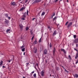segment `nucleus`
Segmentation results:
<instances>
[{
  "label": "nucleus",
  "instance_id": "nucleus-1",
  "mask_svg": "<svg viewBox=\"0 0 78 78\" xmlns=\"http://www.w3.org/2000/svg\"><path fill=\"white\" fill-rule=\"evenodd\" d=\"M26 16H27V15H26V12L23 13V16L21 17V19L23 20H25V19L26 17Z\"/></svg>",
  "mask_w": 78,
  "mask_h": 78
},
{
  "label": "nucleus",
  "instance_id": "nucleus-2",
  "mask_svg": "<svg viewBox=\"0 0 78 78\" xmlns=\"http://www.w3.org/2000/svg\"><path fill=\"white\" fill-rule=\"evenodd\" d=\"M55 51H56V49H55V48H54L53 49V56H55Z\"/></svg>",
  "mask_w": 78,
  "mask_h": 78
},
{
  "label": "nucleus",
  "instance_id": "nucleus-3",
  "mask_svg": "<svg viewBox=\"0 0 78 78\" xmlns=\"http://www.w3.org/2000/svg\"><path fill=\"white\" fill-rule=\"evenodd\" d=\"M25 9V7H23L20 9L19 11H23V10Z\"/></svg>",
  "mask_w": 78,
  "mask_h": 78
},
{
  "label": "nucleus",
  "instance_id": "nucleus-4",
  "mask_svg": "<svg viewBox=\"0 0 78 78\" xmlns=\"http://www.w3.org/2000/svg\"><path fill=\"white\" fill-rule=\"evenodd\" d=\"M72 22H71L69 23L67 26L68 28H69V27H70V26L72 25Z\"/></svg>",
  "mask_w": 78,
  "mask_h": 78
},
{
  "label": "nucleus",
  "instance_id": "nucleus-5",
  "mask_svg": "<svg viewBox=\"0 0 78 78\" xmlns=\"http://www.w3.org/2000/svg\"><path fill=\"white\" fill-rule=\"evenodd\" d=\"M41 75L42 76H44V71L42 70L41 73Z\"/></svg>",
  "mask_w": 78,
  "mask_h": 78
},
{
  "label": "nucleus",
  "instance_id": "nucleus-6",
  "mask_svg": "<svg viewBox=\"0 0 78 78\" xmlns=\"http://www.w3.org/2000/svg\"><path fill=\"white\" fill-rule=\"evenodd\" d=\"M41 2V0H35L34 2V3H39Z\"/></svg>",
  "mask_w": 78,
  "mask_h": 78
},
{
  "label": "nucleus",
  "instance_id": "nucleus-7",
  "mask_svg": "<svg viewBox=\"0 0 78 78\" xmlns=\"http://www.w3.org/2000/svg\"><path fill=\"white\" fill-rule=\"evenodd\" d=\"M75 43H78V38L75 39L74 40Z\"/></svg>",
  "mask_w": 78,
  "mask_h": 78
},
{
  "label": "nucleus",
  "instance_id": "nucleus-8",
  "mask_svg": "<svg viewBox=\"0 0 78 78\" xmlns=\"http://www.w3.org/2000/svg\"><path fill=\"white\" fill-rule=\"evenodd\" d=\"M57 32H56V30H55L54 32H53V35H52V36H55V35H56V34H57Z\"/></svg>",
  "mask_w": 78,
  "mask_h": 78
},
{
  "label": "nucleus",
  "instance_id": "nucleus-9",
  "mask_svg": "<svg viewBox=\"0 0 78 78\" xmlns=\"http://www.w3.org/2000/svg\"><path fill=\"white\" fill-rule=\"evenodd\" d=\"M61 51H63L64 53H66V51H65V50H64V49L61 48Z\"/></svg>",
  "mask_w": 78,
  "mask_h": 78
},
{
  "label": "nucleus",
  "instance_id": "nucleus-10",
  "mask_svg": "<svg viewBox=\"0 0 78 78\" xmlns=\"http://www.w3.org/2000/svg\"><path fill=\"white\" fill-rule=\"evenodd\" d=\"M5 20H6L5 21V24L8 25V23H9V21L8 20H6V19H5Z\"/></svg>",
  "mask_w": 78,
  "mask_h": 78
},
{
  "label": "nucleus",
  "instance_id": "nucleus-11",
  "mask_svg": "<svg viewBox=\"0 0 78 78\" xmlns=\"http://www.w3.org/2000/svg\"><path fill=\"white\" fill-rule=\"evenodd\" d=\"M44 55H47V49H45L44 52Z\"/></svg>",
  "mask_w": 78,
  "mask_h": 78
},
{
  "label": "nucleus",
  "instance_id": "nucleus-12",
  "mask_svg": "<svg viewBox=\"0 0 78 78\" xmlns=\"http://www.w3.org/2000/svg\"><path fill=\"white\" fill-rule=\"evenodd\" d=\"M33 44L35 45V44H37V41L36 40V39L35 40V41H34V42L33 43Z\"/></svg>",
  "mask_w": 78,
  "mask_h": 78
},
{
  "label": "nucleus",
  "instance_id": "nucleus-13",
  "mask_svg": "<svg viewBox=\"0 0 78 78\" xmlns=\"http://www.w3.org/2000/svg\"><path fill=\"white\" fill-rule=\"evenodd\" d=\"M19 27L21 30H22V28H23V26L22 24L19 25Z\"/></svg>",
  "mask_w": 78,
  "mask_h": 78
},
{
  "label": "nucleus",
  "instance_id": "nucleus-14",
  "mask_svg": "<svg viewBox=\"0 0 78 78\" xmlns=\"http://www.w3.org/2000/svg\"><path fill=\"white\" fill-rule=\"evenodd\" d=\"M15 2H12V3L11 5L13 6H14V5H15Z\"/></svg>",
  "mask_w": 78,
  "mask_h": 78
},
{
  "label": "nucleus",
  "instance_id": "nucleus-15",
  "mask_svg": "<svg viewBox=\"0 0 78 78\" xmlns=\"http://www.w3.org/2000/svg\"><path fill=\"white\" fill-rule=\"evenodd\" d=\"M74 77L75 76V77H76V78H78V74H74Z\"/></svg>",
  "mask_w": 78,
  "mask_h": 78
},
{
  "label": "nucleus",
  "instance_id": "nucleus-16",
  "mask_svg": "<svg viewBox=\"0 0 78 78\" xmlns=\"http://www.w3.org/2000/svg\"><path fill=\"white\" fill-rule=\"evenodd\" d=\"M5 17H8V14L7 13L5 14Z\"/></svg>",
  "mask_w": 78,
  "mask_h": 78
},
{
  "label": "nucleus",
  "instance_id": "nucleus-17",
  "mask_svg": "<svg viewBox=\"0 0 78 78\" xmlns=\"http://www.w3.org/2000/svg\"><path fill=\"white\" fill-rule=\"evenodd\" d=\"M78 54H76L75 57V59H77V58H78Z\"/></svg>",
  "mask_w": 78,
  "mask_h": 78
},
{
  "label": "nucleus",
  "instance_id": "nucleus-18",
  "mask_svg": "<svg viewBox=\"0 0 78 78\" xmlns=\"http://www.w3.org/2000/svg\"><path fill=\"white\" fill-rule=\"evenodd\" d=\"M11 31L10 29H7L6 30V32H7V33H8L9 31Z\"/></svg>",
  "mask_w": 78,
  "mask_h": 78
},
{
  "label": "nucleus",
  "instance_id": "nucleus-19",
  "mask_svg": "<svg viewBox=\"0 0 78 78\" xmlns=\"http://www.w3.org/2000/svg\"><path fill=\"white\" fill-rule=\"evenodd\" d=\"M34 77V78H36V73H35L34 75H33Z\"/></svg>",
  "mask_w": 78,
  "mask_h": 78
},
{
  "label": "nucleus",
  "instance_id": "nucleus-20",
  "mask_svg": "<svg viewBox=\"0 0 78 78\" xmlns=\"http://www.w3.org/2000/svg\"><path fill=\"white\" fill-rule=\"evenodd\" d=\"M25 48H22V51H25Z\"/></svg>",
  "mask_w": 78,
  "mask_h": 78
},
{
  "label": "nucleus",
  "instance_id": "nucleus-21",
  "mask_svg": "<svg viewBox=\"0 0 78 78\" xmlns=\"http://www.w3.org/2000/svg\"><path fill=\"white\" fill-rule=\"evenodd\" d=\"M55 69L56 70H59V68L58 67H56Z\"/></svg>",
  "mask_w": 78,
  "mask_h": 78
},
{
  "label": "nucleus",
  "instance_id": "nucleus-22",
  "mask_svg": "<svg viewBox=\"0 0 78 78\" xmlns=\"http://www.w3.org/2000/svg\"><path fill=\"white\" fill-rule=\"evenodd\" d=\"M44 14H45V12H43L42 13L41 16H44Z\"/></svg>",
  "mask_w": 78,
  "mask_h": 78
},
{
  "label": "nucleus",
  "instance_id": "nucleus-23",
  "mask_svg": "<svg viewBox=\"0 0 78 78\" xmlns=\"http://www.w3.org/2000/svg\"><path fill=\"white\" fill-rule=\"evenodd\" d=\"M64 70L65 72H66L67 73H69V71L67 70L66 69H65Z\"/></svg>",
  "mask_w": 78,
  "mask_h": 78
},
{
  "label": "nucleus",
  "instance_id": "nucleus-24",
  "mask_svg": "<svg viewBox=\"0 0 78 78\" xmlns=\"http://www.w3.org/2000/svg\"><path fill=\"white\" fill-rule=\"evenodd\" d=\"M56 19V17H55L53 19V20H55Z\"/></svg>",
  "mask_w": 78,
  "mask_h": 78
},
{
  "label": "nucleus",
  "instance_id": "nucleus-25",
  "mask_svg": "<svg viewBox=\"0 0 78 78\" xmlns=\"http://www.w3.org/2000/svg\"><path fill=\"white\" fill-rule=\"evenodd\" d=\"M68 56L69 59H71V57L70 55H69Z\"/></svg>",
  "mask_w": 78,
  "mask_h": 78
},
{
  "label": "nucleus",
  "instance_id": "nucleus-26",
  "mask_svg": "<svg viewBox=\"0 0 78 78\" xmlns=\"http://www.w3.org/2000/svg\"><path fill=\"white\" fill-rule=\"evenodd\" d=\"M50 47L51 48L52 47V45H51V43H50L49 44Z\"/></svg>",
  "mask_w": 78,
  "mask_h": 78
},
{
  "label": "nucleus",
  "instance_id": "nucleus-27",
  "mask_svg": "<svg viewBox=\"0 0 78 78\" xmlns=\"http://www.w3.org/2000/svg\"><path fill=\"white\" fill-rule=\"evenodd\" d=\"M74 38V39H75L76 37V35H73Z\"/></svg>",
  "mask_w": 78,
  "mask_h": 78
},
{
  "label": "nucleus",
  "instance_id": "nucleus-28",
  "mask_svg": "<svg viewBox=\"0 0 78 78\" xmlns=\"http://www.w3.org/2000/svg\"><path fill=\"white\" fill-rule=\"evenodd\" d=\"M55 13H53V15H52V18H53V16H55Z\"/></svg>",
  "mask_w": 78,
  "mask_h": 78
},
{
  "label": "nucleus",
  "instance_id": "nucleus-29",
  "mask_svg": "<svg viewBox=\"0 0 78 78\" xmlns=\"http://www.w3.org/2000/svg\"><path fill=\"white\" fill-rule=\"evenodd\" d=\"M28 29H29V27H27L26 28V30L27 31V30H28Z\"/></svg>",
  "mask_w": 78,
  "mask_h": 78
},
{
  "label": "nucleus",
  "instance_id": "nucleus-30",
  "mask_svg": "<svg viewBox=\"0 0 78 78\" xmlns=\"http://www.w3.org/2000/svg\"><path fill=\"white\" fill-rule=\"evenodd\" d=\"M29 12L28 11V10H27V16H28V12Z\"/></svg>",
  "mask_w": 78,
  "mask_h": 78
},
{
  "label": "nucleus",
  "instance_id": "nucleus-31",
  "mask_svg": "<svg viewBox=\"0 0 78 78\" xmlns=\"http://www.w3.org/2000/svg\"><path fill=\"white\" fill-rule=\"evenodd\" d=\"M41 41H42V39H41V38H40V39L39 41V42H41Z\"/></svg>",
  "mask_w": 78,
  "mask_h": 78
},
{
  "label": "nucleus",
  "instance_id": "nucleus-32",
  "mask_svg": "<svg viewBox=\"0 0 78 78\" xmlns=\"http://www.w3.org/2000/svg\"><path fill=\"white\" fill-rule=\"evenodd\" d=\"M69 21L66 22V23L65 24V25H67V24H68V23H69Z\"/></svg>",
  "mask_w": 78,
  "mask_h": 78
},
{
  "label": "nucleus",
  "instance_id": "nucleus-33",
  "mask_svg": "<svg viewBox=\"0 0 78 78\" xmlns=\"http://www.w3.org/2000/svg\"><path fill=\"white\" fill-rule=\"evenodd\" d=\"M34 35L33 36L32 38V40H33V39H34Z\"/></svg>",
  "mask_w": 78,
  "mask_h": 78
},
{
  "label": "nucleus",
  "instance_id": "nucleus-34",
  "mask_svg": "<svg viewBox=\"0 0 78 78\" xmlns=\"http://www.w3.org/2000/svg\"><path fill=\"white\" fill-rule=\"evenodd\" d=\"M3 61H1L0 64H2L3 65Z\"/></svg>",
  "mask_w": 78,
  "mask_h": 78
},
{
  "label": "nucleus",
  "instance_id": "nucleus-35",
  "mask_svg": "<svg viewBox=\"0 0 78 78\" xmlns=\"http://www.w3.org/2000/svg\"><path fill=\"white\" fill-rule=\"evenodd\" d=\"M8 19H9V20H10L11 19V17L10 16L8 17Z\"/></svg>",
  "mask_w": 78,
  "mask_h": 78
},
{
  "label": "nucleus",
  "instance_id": "nucleus-36",
  "mask_svg": "<svg viewBox=\"0 0 78 78\" xmlns=\"http://www.w3.org/2000/svg\"><path fill=\"white\" fill-rule=\"evenodd\" d=\"M74 50H75V51H78V50L77 49H76L74 48Z\"/></svg>",
  "mask_w": 78,
  "mask_h": 78
},
{
  "label": "nucleus",
  "instance_id": "nucleus-37",
  "mask_svg": "<svg viewBox=\"0 0 78 78\" xmlns=\"http://www.w3.org/2000/svg\"><path fill=\"white\" fill-rule=\"evenodd\" d=\"M2 66H3V64L0 63V67H2Z\"/></svg>",
  "mask_w": 78,
  "mask_h": 78
},
{
  "label": "nucleus",
  "instance_id": "nucleus-38",
  "mask_svg": "<svg viewBox=\"0 0 78 78\" xmlns=\"http://www.w3.org/2000/svg\"><path fill=\"white\" fill-rule=\"evenodd\" d=\"M48 29H49V30H51V28H50V27H48Z\"/></svg>",
  "mask_w": 78,
  "mask_h": 78
},
{
  "label": "nucleus",
  "instance_id": "nucleus-39",
  "mask_svg": "<svg viewBox=\"0 0 78 78\" xmlns=\"http://www.w3.org/2000/svg\"><path fill=\"white\" fill-rule=\"evenodd\" d=\"M77 63H78V60H77V61H76V64H77Z\"/></svg>",
  "mask_w": 78,
  "mask_h": 78
},
{
  "label": "nucleus",
  "instance_id": "nucleus-40",
  "mask_svg": "<svg viewBox=\"0 0 78 78\" xmlns=\"http://www.w3.org/2000/svg\"><path fill=\"white\" fill-rule=\"evenodd\" d=\"M26 64H27V66L28 65V64H29V62L27 63H26Z\"/></svg>",
  "mask_w": 78,
  "mask_h": 78
},
{
  "label": "nucleus",
  "instance_id": "nucleus-41",
  "mask_svg": "<svg viewBox=\"0 0 78 78\" xmlns=\"http://www.w3.org/2000/svg\"><path fill=\"white\" fill-rule=\"evenodd\" d=\"M52 77L53 78H55V76L54 75H52Z\"/></svg>",
  "mask_w": 78,
  "mask_h": 78
},
{
  "label": "nucleus",
  "instance_id": "nucleus-42",
  "mask_svg": "<svg viewBox=\"0 0 78 78\" xmlns=\"http://www.w3.org/2000/svg\"><path fill=\"white\" fill-rule=\"evenodd\" d=\"M23 47H24V46L23 45L22 46H21V48H23Z\"/></svg>",
  "mask_w": 78,
  "mask_h": 78
},
{
  "label": "nucleus",
  "instance_id": "nucleus-43",
  "mask_svg": "<svg viewBox=\"0 0 78 78\" xmlns=\"http://www.w3.org/2000/svg\"><path fill=\"white\" fill-rule=\"evenodd\" d=\"M36 52H37V49H36L35 50V53H36Z\"/></svg>",
  "mask_w": 78,
  "mask_h": 78
},
{
  "label": "nucleus",
  "instance_id": "nucleus-44",
  "mask_svg": "<svg viewBox=\"0 0 78 78\" xmlns=\"http://www.w3.org/2000/svg\"><path fill=\"white\" fill-rule=\"evenodd\" d=\"M2 68H3V69H4V68H5V66H2Z\"/></svg>",
  "mask_w": 78,
  "mask_h": 78
},
{
  "label": "nucleus",
  "instance_id": "nucleus-45",
  "mask_svg": "<svg viewBox=\"0 0 78 78\" xmlns=\"http://www.w3.org/2000/svg\"><path fill=\"white\" fill-rule=\"evenodd\" d=\"M32 73H34V71H33L31 72Z\"/></svg>",
  "mask_w": 78,
  "mask_h": 78
},
{
  "label": "nucleus",
  "instance_id": "nucleus-46",
  "mask_svg": "<svg viewBox=\"0 0 78 78\" xmlns=\"http://www.w3.org/2000/svg\"><path fill=\"white\" fill-rule=\"evenodd\" d=\"M35 18H33L32 19V20H34V19H35Z\"/></svg>",
  "mask_w": 78,
  "mask_h": 78
},
{
  "label": "nucleus",
  "instance_id": "nucleus-47",
  "mask_svg": "<svg viewBox=\"0 0 78 78\" xmlns=\"http://www.w3.org/2000/svg\"><path fill=\"white\" fill-rule=\"evenodd\" d=\"M76 46L78 47V44H76Z\"/></svg>",
  "mask_w": 78,
  "mask_h": 78
},
{
  "label": "nucleus",
  "instance_id": "nucleus-48",
  "mask_svg": "<svg viewBox=\"0 0 78 78\" xmlns=\"http://www.w3.org/2000/svg\"><path fill=\"white\" fill-rule=\"evenodd\" d=\"M58 0H55V2H58Z\"/></svg>",
  "mask_w": 78,
  "mask_h": 78
},
{
  "label": "nucleus",
  "instance_id": "nucleus-49",
  "mask_svg": "<svg viewBox=\"0 0 78 78\" xmlns=\"http://www.w3.org/2000/svg\"><path fill=\"white\" fill-rule=\"evenodd\" d=\"M28 0H26V1L25 2V3H27V2H28Z\"/></svg>",
  "mask_w": 78,
  "mask_h": 78
},
{
  "label": "nucleus",
  "instance_id": "nucleus-50",
  "mask_svg": "<svg viewBox=\"0 0 78 78\" xmlns=\"http://www.w3.org/2000/svg\"><path fill=\"white\" fill-rule=\"evenodd\" d=\"M62 67L63 68V69H65L63 67V66H62Z\"/></svg>",
  "mask_w": 78,
  "mask_h": 78
},
{
  "label": "nucleus",
  "instance_id": "nucleus-51",
  "mask_svg": "<svg viewBox=\"0 0 78 78\" xmlns=\"http://www.w3.org/2000/svg\"><path fill=\"white\" fill-rule=\"evenodd\" d=\"M11 60H9V62H11Z\"/></svg>",
  "mask_w": 78,
  "mask_h": 78
},
{
  "label": "nucleus",
  "instance_id": "nucleus-52",
  "mask_svg": "<svg viewBox=\"0 0 78 78\" xmlns=\"http://www.w3.org/2000/svg\"><path fill=\"white\" fill-rule=\"evenodd\" d=\"M23 55H25V52L23 53Z\"/></svg>",
  "mask_w": 78,
  "mask_h": 78
},
{
  "label": "nucleus",
  "instance_id": "nucleus-53",
  "mask_svg": "<svg viewBox=\"0 0 78 78\" xmlns=\"http://www.w3.org/2000/svg\"><path fill=\"white\" fill-rule=\"evenodd\" d=\"M66 2H67L68 3H69V0H67Z\"/></svg>",
  "mask_w": 78,
  "mask_h": 78
},
{
  "label": "nucleus",
  "instance_id": "nucleus-54",
  "mask_svg": "<svg viewBox=\"0 0 78 78\" xmlns=\"http://www.w3.org/2000/svg\"><path fill=\"white\" fill-rule=\"evenodd\" d=\"M61 1H62V0H61L60 1H59V2L60 3V2H61Z\"/></svg>",
  "mask_w": 78,
  "mask_h": 78
},
{
  "label": "nucleus",
  "instance_id": "nucleus-55",
  "mask_svg": "<svg viewBox=\"0 0 78 78\" xmlns=\"http://www.w3.org/2000/svg\"><path fill=\"white\" fill-rule=\"evenodd\" d=\"M77 52L76 53V54H78V51H77Z\"/></svg>",
  "mask_w": 78,
  "mask_h": 78
},
{
  "label": "nucleus",
  "instance_id": "nucleus-56",
  "mask_svg": "<svg viewBox=\"0 0 78 78\" xmlns=\"http://www.w3.org/2000/svg\"><path fill=\"white\" fill-rule=\"evenodd\" d=\"M0 55H3L4 54H1Z\"/></svg>",
  "mask_w": 78,
  "mask_h": 78
},
{
  "label": "nucleus",
  "instance_id": "nucleus-57",
  "mask_svg": "<svg viewBox=\"0 0 78 78\" xmlns=\"http://www.w3.org/2000/svg\"><path fill=\"white\" fill-rule=\"evenodd\" d=\"M73 6H75V4H73Z\"/></svg>",
  "mask_w": 78,
  "mask_h": 78
},
{
  "label": "nucleus",
  "instance_id": "nucleus-58",
  "mask_svg": "<svg viewBox=\"0 0 78 78\" xmlns=\"http://www.w3.org/2000/svg\"><path fill=\"white\" fill-rule=\"evenodd\" d=\"M23 78H25V77H24V76H23Z\"/></svg>",
  "mask_w": 78,
  "mask_h": 78
},
{
  "label": "nucleus",
  "instance_id": "nucleus-59",
  "mask_svg": "<svg viewBox=\"0 0 78 78\" xmlns=\"http://www.w3.org/2000/svg\"><path fill=\"white\" fill-rule=\"evenodd\" d=\"M50 76H51V75H50Z\"/></svg>",
  "mask_w": 78,
  "mask_h": 78
},
{
  "label": "nucleus",
  "instance_id": "nucleus-60",
  "mask_svg": "<svg viewBox=\"0 0 78 78\" xmlns=\"http://www.w3.org/2000/svg\"><path fill=\"white\" fill-rule=\"evenodd\" d=\"M21 0H20V1H21Z\"/></svg>",
  "mask_w": 78,
  "mask_h": 78
},
{
  "label": "nucleus",
  "instance_id": "nucleus-61",
  "mask_svg": "<svg viewBox=\"0 0 78 78\" xmlns=\"http://www.w3.org/2000/svg\"><path fill=\"white\" fill-rule=\"evenodd\" d=\"M29 3V2H28V4Z\"/></svg>",
  "mask_w": 78,
  "mask_h": 78
},
{
  "label": "nucleus",
  "instance_id": "nucleus-62",
  "mask_svg": "<svg viewBox=\"0 0 78 78\" xmlns=\"http://www.w3.org/2000/svg\"><path fill=\"white\" fill-rule=\"evenodd\" d=\"M31 34H32V33H31Z\"/></svg>",
  "mask_w": 78,
  "mask_h": 78
}]
</instances>
